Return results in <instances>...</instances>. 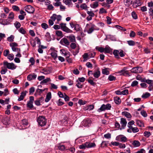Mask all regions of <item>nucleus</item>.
<instances>
[{"instance_id": "obj_62", "label": "nucleus", "mask_w": 153, "mask_h": 153, "mask_svg": "<svg viewBox=\"0 0 153 153\" xmlns=\"http://www.w3.org/2000/svg\"><path fill=\"white\" fill-rule=\"evenodd\" d=\"M138 84V82L136 80L133 81L131 83V86L132 87L136 86Z\"/></svg>"}, {"instance_id": "obj_51", "label": "nucleus", "mask_w": 153, "mask_h": 153, "mask_svg": "<svg viewBox=\"0 0 153 153\" xmlns=\"http://www.w3.org/2000/svg\"><path fill=\"white\" fill-rule=\"evenodd\" d=\"M87 13L89 16L93 17L94 16V13L92 11H89L87 10Z\"/></svg>"}, {"instance_id": "obj_44", "label": "nucleus", "mask_w": 153, "mask_h": 153, "mask_svg": "<svg viewBox=\"0 0 153 153\" xmlns=\"http://www.w3.org/2000/svg\"><path fill=\"white\" fill-rule=\"evenodd\" d=\"M79 148L81 149H85L87 148V146L86 142L84 143H83L79 146Z\"/></svg>"}, {"instance_id": "obj_64", "label": "nucleus", "mask_w": 153, "mask_h": 153, "mask_svg": "<svg viewBox=\"0 0 153 153\" xmlns=\"http://www.w3.org/2000/svg\"><path fill=\"white\" fill-rule=\"evenodd\" d=\"M94 108V106L93 105H90L87 107V110L88 111H91L93 110Z\"/></svg>"}, {"instance_id": "obj_24", "label": "nucleus", "mask_w": 153, "mask_h": 153, "mask_svg": "<svg viewBox=\"0 0 153 153\" xmlns=\"http://www.w3.org/2000/svg\"><path fill=\"white\" fill-rule=\"evenodd\" d=\"M14 14L12 12L10 13L8 16V21L10 23L12 22L13 20L14 19Z\"/></svg>"}, {"instance_id": "obj_11", "label": "nucleus", "mask_w": 153, "mask_h": 153, "mask_svg": "<svg viewBox=\"0 0 153 153\" xmlns=\"http://www.w3.org/2000/svg\"><path fill=\"white\" fill-rule=\"evenodd\" d=\"M25 11L27 13H31L34 12V8L31 5H27L25 7Z\"/></svg>"}, {"instance_id": "obj_6", "label": "nucleus", "mask_w": 153, "mask_h": 153, "mask_svg": "<svg viewBox=\"0 0 153 153\" xmlns=\"http://www.w3.org/2000/svg\"><path fill=\"white\" fill-rule=\"evenodd\" d=\"M50 18L54 21L56 20V24H59V22L61 20L62 16L60 15H57L56 14H53L51 17Z\"/></svg>"}, {"instance_id": "obj_37", "label": "nucleus", "mask_w": 153, "mask_h": 153, "mask_svg": "<svg viewBox=\"0 0 153 153\" xmlns=\"http://www.w3.org/2000/svg\"><path fill=\"white\" fill-rule=\"evenodd\" d=\"M95 49L100 52L102 53L104 52V48L102 47L96 46Z\"/></svg>"}, {"instance_id": "obj_5", "label": "nucleus", "mask_w": 153, "mask_h": 153, "mask_svg": "<svg viewBox=\"0 0 153 153\" xmlns=\"http://www.w3.org/2000/svg\"><path fill=\"white\" fill-rule=\"evenodd\" d=\"M99 28L93 24H90L89 25V28L87 32L88 34H91L94 30H99Z\"/></svg>"}, {"instance_id": "obj_48", "label": "nucleus", "mask_w": 153, "mask_h": 153, "mask_svg": "<svg viewBox=\"0 0 153 153\" xmlns=\"http://www.w3.org/2000/svg\"><path fill=\"white\" fill-rule=\"evenodd\" d=\"M56 34L58 36L60 37H62V32L61 31L57 30L56 31Z\"/></svg>"}, {"instance_id": "obj_4", "label": "nucleus", "mask_w": 153, "mask_h": 153, "mask_svg": "<svg viewBox=\"0 0 153 153\" xmlns=\"http://www.w3.org/2000/svg\"><path fill=\"white\" fill-rule=\"evenodd\" d=\"M60 25L61 29L64 31L69 33L73 32L72 30L66 27V23H61L60 24Z\"/></svg>"}, {"instance_id": "obj_23", "label": "nucleus", "mask_w": 153, "mask_h": 153, "mask_svg": "<svg viewBox=\"0 0 153 153\" xmlns=\"http://www.w3.org/2000/svg\"><path fill=\"white\" fill-rule=\"evenodd\" d=\"M132 144L134 147H138L141 145L140 142L137 140L133 141L132 143Z\"/></svg>"}, {"instance_id": "obj_28", "label": "nucleus", "mask_w": 153, "mask_h": 153, "mask_svg": "<svg viewBox=\"0 0 153 153\" xmlns=\"http://www.w3.org/2000/svg\"><path fill=\"white\" fill-rule=\"evenodd\" d=\"M122 114L128 118H131L132 116L130 113L126 111H124L122 112Z\"/></svg>"}, {"instance_id": "obj_38", "label": "nucleus", "mask_w": 153, "mask_h": 153, "mask_svg": "<svg viewBox=\"0 0 153 153\" xmlns=\"http://www.w3.org/2000/svg\"><path fill=\"white\" fill-rule=\"evenodd\" d=\"M67 38L71 42H73L75 41V37L73 35H71L68 36H67Z\"/></svg>"}, {"instance_id": "obj_43", "label": "nucleus", "mask_w": 153, "mask_h": 153, "mask_svg": "<svg viewBox=\"0 0 153 153\" xmlns=\"http://www.w3.org/2000/svg\"><path fill=\"white\" fill-rule=\"evenodd\" d=\"M60 51L61 52V53L64 54L65 56H67L68 54L69 53L68 52L63 49L60 50Z\"/></svg>"}, {"instance_id": "obj_32", "label": "nucleus", "mask_w": 153, "mask_h": 153, "mask_svg": "<svg viewBox=\"0 0 153 153\" xmlns=\"http://www.w3.org/2000/svg\"><path fill=\"white\" fill-rule=\"evenodd\" d=\"M119 51L118 50H114L113 52V54L114 55L115 57L117 58H120L119 56Z\"/></svg>"}, {"instance_id": "obj_33", "label": "nucleus", "mask_w": 153, "mask_h": 153, "mask_svg": "<svg viewBox=\"0 0 153 153\" xmlns=\"http://www.w3.org/2000/svg\"><path fill=\"white\" fill-rule=\"evenodd\" d=\"M26 95V93L25 92H22L21 93V95L18 98V100L19 101H20L23 100L24 97Z\"/></svg>"}, {"instance_id": "obj_21", "label": "nucleus", "mask_w": 153, "mask_h": 153, "mask_svg": "<svg viewBox=\"0 0 153 153\" xmlns=\"http://www.w3.org/2000/svg\"><path fill=\"white\" fill-rule=\"evenodd\" d=\"M112 52V49L108 45H107L104 48V53H110Z\"/></svg>"}, {"instance_id": "obj_16", "label": "nucleus", "mask_w": 153, "mask_h": 153, "mask_svg": "<svg viewBox=\"0 0 153 153\" xmlns=\"http://www.w3.org/2000/svg\"><path fill=\"white\" fill-rule=\"evenodd\" d=\"M44 100V98L43 97H41L39 99H38L35 101V104L39 106L41 105V103H43Z\"/></svg>"}, {"instance_id": "obj_60", "label": "nucleus", "mask_w": 153, "mask_h": 153, "mask_svg": "<svg viewBox=\"0 0 153 153\" xmlns=\"http://www.w3.org/2000/svg\"><path fill=\"white\" fill-rule=\"evenodd\" d=\"M12 8L14 11H18L19 10V8L17 6L13 5L12 6Z\"/></svg>"}, {"instance_id": "obj_22", "label": "nucleus", "mask_w": 153, "mask_h": 153, "mask_svg": "<svg viewBox=\"0 0 153 153\" xmlns=\"http://www.w3.org/2000/svg\"><path fill=\"white\" fill-rule=\"evenodd\" d=\"M87 146V148H91L94 147L96 146V144L94 143H91L89 142H86Z\"/></svg>"}, {"instance_id": "obj_54", "label": "nucleus", "mask_w": 153, "mask_h": 153, "mask_svg": "<svg viewBox=\"0 0 153 153\" xmlns=\"http://www.w3.org/2000/svg\"><path fill=\"white\" fill-rule=\"evenodd\" d=\"M132 130V131L133 133H136L139 131V129L137 127H132V128H130Z\"/></svg>"}, {"instance_id": "obj_34", "label": "nucleus", "mask_w": 153, "mask_h": 153, "mask_svg": "<svg viewBox=\"0 0 153 153\" xmlns=\"http://www.w3.org/2000/svg\"><path fill=\"white\" fill-rule=\"evenodd\" d=\"M81 29V28L79 24H75L74 28V30H75L77 32H78L80 31Z\"/></svg>"}, {"instance_id": "obj_42", "label": "nucleus", "mask_w": 153, "mask_h": 153, "mask_svg": "<svg viewBox=\"0 0 153 153\" xmlns=\"http://www.w3.org/2000/svg\"><path fill=\"white\" fill-rule=\"evenodd\" d=\"M14 25L17 30L19 29L21 26L20 23L17 21H16L14 23Z\"/></svg>"}, {"instance_id": "obj_61", "label": "nucleus", "mask_w": 153, "mask_h": 153, "mask_svg": "<svg viewBox=\"0 0 153 153\" xmlns=\"http://www.w3.org/2000/svg\"><path fill=\"white\" fill-rule=\"evenodd\" d=\"M22 125L24 126H27L28 124L27 120L25 119L22 120Z\"/></svg>"}, {"instance_id": "obj_26", "label": "nucleus", "mask_w": 153, "mask_h": 153, "mask_svg": "<svg viewBox=\"0 0 153 153\" xmlns=\"http://www.w3.org/2000/svg\"><path fill=\"white\" fill-rule=\"evenodd\" d=\"M51 92L48 93L46 95V98L45 100V102H48L51 99Z\"/></svg>"}, {"instance_id": "obj_14", "label": "nucleus", "mask_w": 153, "mask_h": 153, "mask_svg": "<svg viewBox=\"0 0 153 153\" xmlns=\"http://www.w3.org/2000/svg\"><path fill=\"white\" fill-rule=\"evenodd\" d=\"M100 71L99 68L95 70L92 73L93 76L96 78H98L100 76Z\"/></svg>"}, {"instance_id": "obj_9", "label": "nucleus", "mask_w": 153, "mask_h": 153, "mask_svg": "<svg viewBox=\"0 0 153 153\" xmlns=\"http://www.w3.org/2000/svg\"><path fill=\"white\" fill-rule=\"evenodd\" d=\"M131 71L135 73H140L143 71V68L140 67H136L132 68Z\"/></svg>"}, {"instance_id": "obj_13", "label": "nucleus", "mask_w": 153, "mask_h": 153, "mask_svg": "<svg viewBox=\"0 0 153 153\" xmlns=\"http://www.w3.org/2000/svg\"><path fill=\"white\" fill-rule=\"evenodd\" d=\"M120 123L121 125L122 128H120V130L122 129H124L126 126L127 122L125 119L124 118H121L120 119Z\"/></svg>"}, {"instance_id": "obj_8", "label": "nucleus", "mask_w": 153, "mask_h": 153, "mask_svg": "<svg viewBox=\"0 0 153 153\" xmlns=\"http://www.w3.org/2000/svg\"><path fill=\"white\" fill-rule=\"evenodd\" d=\"M50 50L51 51V55L54 59H56L57 57V51L55 50L53 47H51Z\"/></svg>"}, {"instance_id": "obj_1", "label": "nucleus", "mask_w": 153, "mask_h": 153, "mask_svg": "<svg viewBox=\"0 0 153 153\" xmlns=\"http://www.w3.org/2000/svg\"><path fill=\"white\" fill-rule=\"evenodd\" d=\"M37 122L39 125L41 126H45L46 123V120L43 116H39L37 119Z\"/></svg>"}, {"instance_id": "obj_49", "label": "nucleus", "mask_w": 153, "mask_h": 153, "mask_svg": "<svg viewBox=\"0 0 153 153\" xmlns=\"http://www.w3.org/2000/svg\"><path fill=\"white\" fill-rule=\"evenodd\" d=\"M14 57V56L12 53L9 54L7 56V58L11 61L13 59Z\"/></svg>"}, {"instance_id": "obj_17", "label": "nucleus", "mask_w": 153, "mask_h": 153, "mask_svg": "<svg viewBox=\"0 0 153 153\" xmlns=\"http://www.w3.org/2000/svg\"><path fill=\"white\" fill-rule=\"evenodd\" d=\"M9 21L8 19H0V24L4 25H7L10 24Z\"/></svg>"}, {"instance_id": "obj_19", "label": "nucleus", "mask_w": 153, "mask_h": 153, "mask_svg": "<svg viewBox=\"0 0 153 153\" xmlns=\"http://www.w3.org/2000/svg\"><path fill=\"white\" fill-rule=\"evenodd\" d=\"M132 4L133 7L134 8L141 5V3L140 2L139 0H133Z\"/></svg>"}, {"instance_id": "obj_47", "label": "nucleus", "mask_w": 153, "mask_h": 153, "mask_svg": "<svg viewBox=\"0 0 153 153\" xmlns=\"http://www.w3.org/2000/svg\"><path fill=\"white\" fill-rule=\"evenodd\" d=\"M107 12L106 10L103 8H102L100 9L99 14L106 13Z\"/></svg>"}, {"instance_id": "obj_45", "label": "nucleus", "mask_w": 153, "mask_h": 153, "mask_svg": "<svg viewBox=\"0 0 153 153\" xmlns=\"http://www.w3.org/2000/svg\"><path fill=\"white\" fill-rule=\"evenodd\" d=\"M150 96V94L149 93L146 92L144 94H143L142 96V97L143 98H146Z\"/></svg>"}, {"instance_id": "obj_39", "label": "nucleus", "mask_w": 153, "mask_h": 153, "mask_svg": "<svg viewBox=\"0 0 153 153\" xmlns=\"http://www.w3.org/2000/svg\"><path fill=\"white\" fill-rule=\"evenodd\" d=\"M127 42L128 45L131 46H134L136 44L135 42L132 40L127 41Z\"/></svg>"}, {"instance_id": "obj_3", "label": "nucleus", "mask_w": 153, "mask_h": 153, "mask_svg": "<svg viewBox=\"0 0 153 153\" xmlns=\"http://www.w3.org/2000/svg\"><path fill=\"white\" fill-rule=\"evenodd\" d=\"M3 64L4 66L9 69L13 70L16 68V66L13 63H8L7 61H4V62Z\"/></svg>"}, {"instance_id": "obj_41", "label": "nucleus", "mask_w": 153, "mask_h": 153, "mask_svg": "<svg viewBox=\"0 0 153 153\" xmlns=\"http://www.w3.org/2000/svg\"><path fill=\"white\" fill-rule=\"evenodd\" d=\"M14 36L13 35H11L10 36L7 38V40L8 41L11 42L14 41Z\"/></svg>"}, {"instance_id": "obj_53", "label": "nucleus", "mask_w": 153, "mask_h": 153, "mask_svg": "<svg viewBox=\"0 0 153 153\" xmlns=\"http://www.w3.org/2000/svg\"><path fill=\"white\" fill-rule=\"evenodd\" d=\"M131 16L133 18L135 19H137V14L135 12L133 11L131 13Z\"/></svg>"}, {"instance_id": "obj_50", "label": "nucleus", "mask_w": 153, "mask_h": 153, "mask_svg": "<svg viewBox=\"0 0 153 153\" xmlns=\"http://www.w3.org/2000/svg\"><path fill=\"white\" fill-rule=\"evenodd\" d=\"M137 123L139 126L140 127H142L144 126L143 123L140 120L137 121Z\"/></svg>"}, {"instance_id": "obj_2", "label": "nucleus", "mask_w": 153, "mask_h": 153, "mask_svg": "<svg viewBox=\"0 0 153 153\" xmlns=\"http://www.w3.org/2000/svg\"><path fill=\"white\" fill-rule=\"evenodd\" d=\"M111 107V105L109 103H108L106 105L104 104H102L101 107L99 108L97 111L99 112L105 111V110H110Z\"/></svg>"}, {"instance_id": "obj_59", "label": "nucleus", "mask_w": 153, "mask_h": 153, "mask_svg": "<svg viewBox=\"0 0 153 153\" xmlns=\"http://www.w3.org/2000/svg\"><path fill=\"white\" fill-rule=\"evenodd\" d=\"M58 148L61 151H64L65 149V147L64 145H60L58 146Z\"/></svg>"}, {"instance_id": "obj_20", "label": "nucleus", "mask_w": 153, "mask_h": 153, "mask_svg": "<svg viewBox=\"0 0 153 153\" xmlns=\"http://www.w3.org/2000/svg\"><path fill=\"white\" fill-rule=\"evenodd\" d=\"M133 2V0H123V2L127 7H129Z\"/></svg>"}, {"instance_id": "obj_56", "label": "nucleus", "mask_w": 153, "mask_h": 153, "mask_svg": "<svg viewBox=\"0 0 153 153\" xmlns=\"http://www.w3.org/2000/svg\"><path fill=\"white\" fill-rule=\"evenodd\" d=\"M57 103L58 106L62 105L64 104V103L62 102V100L61 99H59Z\"/></svg>"}, {"instance_id": "obj_10", "label": "nucleus", "mask_w": 153, "mask_h": 153, "mask_svg": "<svg viewBox=\"0 0 153 153\" xmlns=\"http://www.w3.org/2000/svg\"><path fill=\"white\" fill-rule=\"evenodd\" d=\"M60 43L62 45L67 46L70 44V42L68 40L65 38H63L60 41Z\"/></svg>"}, {"instance_id": "obj_35", "label": "nucleus", "mask_w": 153, "mask_h": 153, "mask_svg": "<svg viewBox=\"0 0 153 153\" xmlns=\"http://www.w3.org/2000/svg\"><path fill=\"white\" fill-rule=\"evenodd\" d=\"M82 57L84 59L83 61H85L89 59V55L87 53H85L82 56Z\"/></svg>"}, {"instance_id": "obj_46", "label": "nucleus", "mask_w": 153, "mask_h": 153, "mask_svg": "<svg viewBox=\"0 0 153 153\" xmlns=\"http://www.w3.org/2000/svg\"><path fill=\"white\" fill-rule=\"evenodd\" d=\"M50 78H48L45 79H44L40 83L41 84H43L47 83V82L51 81Z\"/></svg>"}, {"instance_id": "obj_36", "label": "nucleus", "mask_w": 153, "mask_h": 153, "mask_svg": "<svg viewBox=\"0 0 153 153\" xmlns=\"http://www.w3.org/2000/svg\"><path fill=\"white\" fill-rule=\"evenodd\" d=\"M76 86L79 88H82L83 86V84H82L80 82H79V81H77V80L76 81Z\"/></svg>"}, {"instance_id": "obj_31", "label": "nucleus", "mask_w": 153, "mask_h": 153, "mask_svg": "<svg viewBox=\"0 0 153 153\" xmlns=\"http://www.w3.org/2000/svg\"><path fill=\"white\" fill-rule=\"evenodd\" d=\"M142 81L150 85H152L153 84V80H152L146 79H143Z\"/></svg>"}, {"instance_id": "obj_27", "label": "nucleus", "mask_w": 153, "mask_h": 153, "mask_svg": "<svg viewBox=\"0 0 153 153\" xmlns=\"http://www.w3.org/2000/svg\"><path fill=\"white\" fill-rule=\"evenodd\" d=\"M109 70V68H105L102 69V74L105 75H109L110 73Z\"/></svg>"}, {"instance_id": "obj_29", "label": "nucleus", "mask_w": 153, "mask_h": 153, "mask_svg": "<svg viewBox=\"0 0 153 153\" xmlns=\"http://www.w3.org/2000/svg\"><path fill=\"white\" fill-rule=\"evenodd\" d=\"M63 2L65 4L68 5L69 6H72L71 0H63Z\"/></svg>"}, {"instance_id": "obj_7", "label": "nucleus", "mask_w": 153, "mask_h": 153, "mask_svg": "<svg viewBox=\"0 0 153 153\" xmlns=\"http://www.w3.org/2000/svg\"><path fill=\"white\" fill-rule=\"evenodd\" d=\"M116 140L119 142H126L127 140V138L123 135H120L117 136Z\"/></svg>"}, {"instance_id": "obj_25", "label": "nucleus", "mask_w": 153, "mask_h": 153, "mask_svg": "<svg viewBox=\"0 0 153 153\" xmlns=\"http://www.w3.org/2000/svg\"><path fill=\"white\" fill-rule=\"evenodd\" d=\"M99 6L98 2L95 1L93 2L92 4H90V7L93 9H96Z\"/></svg>"}, {"instance_id": "obj_58", "label": "nucleus", "mask_w": 153, "mask_h": 153, "mask_svg": "<svg viewBox=\"0 0 153 153\" xmlns=\"http://www.w3.org/2000/svg\"><path fill=\"white\" fill-rule=\"evenodd\" d=\"M144 135L146 137H148L151 135V134L149 131H146L144 132Z\"/></svg>"}, {"instance_id": "obj_18", "label": "nucleus", "mask_w": 153, "mask_h": 153, "mask_svg": "<svg viewBox=\"0 0 153 153\" xmlns=\"http://www.w3.org/2000/svg\"><path fill=\"white\" fill-rule=\"evenodd\" d=\"M37 77V75L34 74H30L27 76V79L29 81H30L32 79H35Z\"/></svg>"}, {"instance_id": "obj_55", "label": "nucleus", "mask_w": 153, "mask_h": 153, "mask_svg": "<svg viewBox=\"0 0 153 153\" xmlns=\"http://www.w3.org/2000/svg\"><path fill=\"white\" fill-rule=\"evenodd\" d=\"M19 32L23 34H25L26 33L25 30L22 27L20 28L19 29Z\"/></svg>"}, {"instance_id": "obj_63", "label": "nucleus", "mask_w": 153, "mask_h": 153, "mask_svg": "<svg viewBox=\"0 0 153 153\" xmlns=\"http://www.w3.org/2000/svg\"><path fill=\"white\" fill-rule=\"evenodd\" d=\"M140 113L144 117H146L147 116L146 112L144 110L142 111Z\"/></svg>"}, {"instance_id": "obj_57", "label": "nucleus", "mask_w": 153, "mask_h": 153, "mask_svg": "<svg viewBox=\"0 0 153 153\" xmlns=\"http://www.w3.org/2000/svg\"><path fill=\"white\" fill-rule=\"evenodd\" d=\"M108 79L110 81L115 80L116 79V78L114 76L110 75L108 76Z\"/></svg>"}, {"instance_id": "obj_52", "label": "nucleus", "mask_w": 153, "mask_h": 153, "mask_svg": "<svg viewBox=\"0 0 153 153\" xmlns=\"http://www.w3.org/2000/svg\"><path fill=\"white\" fill-rule=\"evenodd\" d=\"M33 102L28 101L27 104V106L30 108H32L33 107Z\"/></svg>"}, {"instance_id": "obj_15", "label": "nucleus", "mask_w": 153, "mask_h": 153, "mask_svg": "<svg viewBox=\"0 0 153 153\" xmlns=\"http://www.w3.org/2000/svg\"><path fill=\"white\" fill-rule=\"evenodd\" d=\"M91 123V120L90 119H85L82 122V125L85 126H89Z\"/></svg>"}, {"instance_id": "obj_30", "label": "nucleus", "mask_w": 153, "mask_h": 153, "mask_svg": "<svg viewBox=\"0 0 153 153\" xmlns=\"http://www.w3.org/2000/svg\"><path fill=\"white\" fill-rule=\"evenodd\" d=\"M114 100L115 102L117 104H119L121 102V100L118 97H114Z\"/></svg>"}, {"instance_id": "obj_40", "label": "nucleus", "mask_w": 153, "mask_h": 153, "mask_svg": "<svg viewBox=\"0 0 153 153\" xmlns=\"http://www.w3.org/2000/svg\"><path fill=\"white\" fill-rule=\"evenodd\" d=\"M134 123V120H132L129 122L127 125V126L129 128H132V125Z\"/></svg>"}, {"instance_id": "obj_12", "label": "nucleus", "mask_w": 153, "mask_h": 153, "mask_svg": "<svg viewBox=\"0 0 153 153\" xmlns=\"http://www.w3.org/2000/svg\"><path fill=\"white\" fill-rule=\"evenodd\" d=\"M127 69V67H124L122 70L119 71L118 72V73L120 74V75H123L124 76L127 75L130 76L129 74L128 73V71H126Z\"/></svg>"}]
</instances>
